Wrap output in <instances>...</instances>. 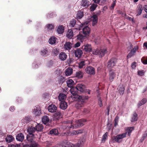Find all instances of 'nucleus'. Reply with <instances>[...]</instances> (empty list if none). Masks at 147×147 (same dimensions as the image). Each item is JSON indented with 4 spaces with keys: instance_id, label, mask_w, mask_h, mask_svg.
<instances>
[{
    "instance_id": "f257e3e1",
    "label": "nucleus",
    "mask_w": 147,
    "mask_h": 147,
    "mask_svg": "<svg viewBox=\"0 0 147 147\" xmlns=\"http://www.w3.org/2000/svg\"><path fill=\"white\" fill-rule=\"evenodd\" d=\"M86 88L85 85L80 84H78L75 88H71L70 90L72 94L71 96V97L74 100L77 101L78 102V103L76 105V107L78 109L83 107L86 100L88 99L89 97L87 96L79 95L77 94V91L90 94V90Z\"/></svg>"
},
{
    "instance_id": "f03ea898",
    "label": "nucleus",
    "mask_w": 147,
    "mask_h": 147,
    "mask_svg": "<svg viewBox=\"0 0 147 147\" xmlns=\"http://www.w3.org/2000/svg\"><path fill=\"white\" fill-rule=\"evenodd\" d=\"M86 121V120L85 119H81L78 120L77 122L76 125L72 124L71 121L70 123L69 124L70 125H67L68 124L66 125L65 126L66 127L65 129H69L72 128L74 129L75 127H80L84 125V123Z\"/></svg>"
},
{
    "instance_id": "7ed1b4c3",
    "label": "nucleus",
    "mask_w": 147,
    "mask_h": 147,
    "mask_svg": "<svg viewBox=\"0 0 147 147\" xmlns=\"http://www.w3.org/2000/svg\"><path fill=\"white\" fill-rule=\"evenodd\" d=\"M92 53L94 55H98L99 57H103L107 53L108 51L106 48H103L99 49H96L92 51Z\"/></svg>"
},
{
    "instance_id": "20e7f679",
    "label": "nucleus",
    "mask_w": 147,
    "mask_h": 147,
    "mask_svg": "<svg viewBox=\"0 0 147 147\" xmlns=\"http://www.w3.org/2000/svg\"><path fill=\"white\" fill-rule=\"evenodd\" d=\"M26 139L28 143L36 147H38V144L35 141L34 135L31 136L28 135L27 136Z\"/></svg>"
},
{
    "instance_id": "39448f33",
    "label": "nucleus",
    "mask_w": 147,
    "mask_h": 147,
    "mask_svg": "<svg viewBox=\"0 0 147 147\" xmlns=\"http://www.w3.org/2000/svg\"><path fill=\"white\" fill-rule=\"evenodd\" d=\"M117 62V60L116 58H112L108 61L107 67L109 69H111L116 65Z\"/></svg>"
},
{
    "instance_id": "423d86ee",
    "label": "nucleus",
    "mask_w": 147,
    "mask_h": 147,
    "mask_svg": "<svg viewBox=\"0 0 147 147\" xmlns=\"http://www.w3.org/2000/svg\"><path fill=\"white\" fill-rule=\"evenodd\" d=\"M127 134V132H125L121 134L118 135L116 136H113L112 137V140H114L116 142L120 143L119 140L125 137Z\"/></svg>"
},
{
    "instance_id": "0eeeda50",
    "label": "nucleus",
    "mask_w": 147,
    "mask_h": 147,
    "mask_svg": "<svg viewBox=\"0 0 147 147\" xmlns=\"http://www.w3.org/2000/svg\"><path fill=\"white\" fill-rule=\"evenodd\" d=\"M82 133V131L81 130L73 131L72 132H67L62 133L61 134V135L62 136H72L74 135H76V134H81Z\"/></svg>"
},
{
    "instance_id": "6e6552de",
    "label": "nucleus",
    "mask_w": 147,
    "mask_h": 147,
    "mask_svg": "<svg viewBox=\"0 0 147 147\" xmlns=\"http://www.w3.org/2000/svg\"><path fill=\"white\" fill-rule=\"evenodd\" d=\"M86 72L90 75H94L95 74L94 68L91 66H87L85 69Z\"/></svg>"
},
{
    "instance_id": "1a4fd4ad",
    "label": "nucleus",
    "mask_w": 147,
    "mask_h": 147,
    "mask_svg": "<svg viewBox=\"0 0 147 147\" xmlns=\"http://www.w3.org/2000/svg\"><path fill=\"white\" fill-rule=\"evenodd\" d=\"M82 33L84 35L87 37L89 36L90 33V28L87 26H84L83 28Z\"/></svg>"
},
{
    "instance_id": "9d476101",
    "label": "nucleus",
    "mask_w": 147,
    "mask_h": 147,
    "mask_svg": "<svg viewBox=\"0 0 147 147\" xmlns=\"http://www.w3.org/2000/svg\"><path fill=\"white\" fill-rule=\"evenodd\" d=\"M82 49L87 52H90L92 51L91 45L88 44L84 45L82 47Z\"/></svg>"
},
{
    "instance_id": "9b49d317",
    "label": "nucleus",
    "mask_w": 147,
    "mask_h": 147,
    "mask_svg": "<svg viewBox=\"0 0 147 147\" xmlns=\"http://www.w3.org/2000/svg\"><path fill=\"white\" fill-rule=\"evenodd\" d=\"M28 132V135L30 136H33V135H35L34 134L35 132L36 131L35 130V127L33 126H29L27 129Z\"/></svg>"
},
{
    "instance_id": "f8f14e48",
    "label": "nucleus",
    "mask_w": 147,
    "mask_h": 147,
    "mask_svg": "<svg viewBox=\"0 0 147 147\" xmlns=\"http://www.w3.org/2000/svg\"><path fill=\"white\" fill-rule=\"evenodd\" d=\"M86 38L87 37L82 33V31L80 32L79 34L77 36V39L82 42H83V40L84 39Z\"/></svg>"
},
{
    "instance_id": "ddd939ff",
    "label": "nucleus",
    "mask_w": 147,
    "mask_h": 147,
    "mask_svg": "<svg viewBox=\"0 0 147 147\" xmlns=\"http://www.w3.org/2000/svg\"><path fill=\"white\" fill-rule=\"evenodd\" d=\"M75 56L76 57L78 58H80L81 57L83 54L82 51L79 48H78L75 51Z\"/></svg>"
},
{
    "instance_id": "4468645a",
    "label": "nucleus",
    "mask_w": 147,
    "mask_h": 147,
    "mask_svg": "<svg viewBox=\"0 0 147 147\" xmlns=\"http://www.w3.org/2000/svg\"><path fill=\"white\" fill-rule=\"evenodd\" d=\"M57 107L54 105L52 104L49 106L48 109L49 111L51 113L55 112L57 110Z\"/></svg>"
},
{
    "instance_id": "2eb2a0df",
    "label": "nucleus",
    "mask_w": 147,
    "mask_h": 147,
    "mask_svg": "<svg viewBox=\"0 0 147 147\" xmlns=\"http://www.w3.org/2000/svg\"><path fill=\"white\" fill-rule=\"evenodd\" d=\"M67 55L64 52H62L60 53L59 55V59L61 61H64L67 58Z\"/></svg>"
},
{
    "instance_id": "dca6fc26",
    "label": "nucleus",
    "mask_w": 147,
    "mask_h": 147,
    "mask_svg": "<svg viewBox=\"0 0 147 147\" xmlns=\"http://www.w3.org/2000/svg\"><path fill=\"white\" fill-rule=\"evenodd\" d=\"M138 119V115L136 111H134L131 117V121L134 122L137 121Z\"/></svg>"
},
{
    "instance_id": "f3484780",
    "label": "nucleus",
    "mask_w": 147,
    "mask_h": 147,
    "mask_svg": "<svg viewBox=\"0 0 147 147\" xmlns=\"http://www.w3.org/2000/svg\"><path fill=\"white\" fill-rule=\"evenodd\" d=\"M143 9V6L142 5L140 4L138 5L136 9V16L140 15L141 14Z\"/></svg>"
},
{
    "instance_id": "a211bd4d",
    "label": "nucleus",
    "mask_w": 147,
    "mask_h": 147,
    "mask_svg": "<svg viewBox=\"0 0 147 147\" xmlns=\"http://www.w3.org/2000/svg\"><path fill=\"white\" fill-rule=\"evenodd\" d=\"M116 73L114 72L111 71L109 73V80L111 82L113 81L114 78L116 77Z\"/></svg>"
},
{
    "instance_id": "6ab92c4d",
    "label": "nucleus",
    "mask_w": 147,
    "mask_h": 147,
    "mask_svg": "<svg viewBox=\"0 0 147 147\" xmlns=\"http://www.w3.org/2000/svg\"><path fill=\"white\" fill-rule=\"evenodd\" d=\"M67 106V103L65 101H61L60 104V108L63 110L66 109Z\"/></svg>"
},
{
    "instance_id": "aec40b11",
    "label": "nucleus",
    "mask_w": 147,
    "mask_h": 147,
    "mask_svg": "<svg viewBox=\"0 0 147 147\" xmlns=\"http://www.w3.org/2000/svg\"><path fill=\"white\" fill-rule=\"evenodd\" d=\"M49 134L52 136H57L59 134L58 131L56 128L52 129L50 131Z\"/></svg>"
},
{
    "instance_id": "412c9836",
    "label": "nucleus",
    "mask_w": 147,
    "mask_h": 147,
    "mask_svg": "<svg viewBox=\"0 0 147 147\" xmlns=\"http://www.w3.org/2000/svg\"><path fill=\"white\" fill-rule=\"evenodd\" d=\"M24 138V135L22 133L18 134L16 136V140L19 141H22Z\"/></svg>"
},
{
    "instance_id": "4be33fe9",
    "label": "nucleus",
    "mask_w": 147,
    "mask_h": 147,
    "mask_svg": "<svg viewBox=\"0 0 147 147\" xmlns=\"http://www.w3.org/2000/svg\"><path fill=\"white\" fill-rule=\"evenodd\" d=\"M55 112V113L54 115L57 119H59L62 116V113L58 110H57Z\"/></svg>"
},
{
    "instance_id": "5701e85b",
    "label": "nucleus",
    "mask_w": 147,
    "mask_h": 147,
    "mask_svg": "<svg viewBox=\"0 0 147 147\" xmlns=\"http://www.w3.org/2000/svg\"><path fill=\"white\" fill-rule=\"evenodd\" d=\"M64 29L63 26L60 25L57 28V32L59 34H62L64 32Z\"/></svg>"
},
{
    "instance_id": "b1692460",
    "label": "nucleus",
    "mask_w": 147,
    "mask_h": 147,
    "mask_svg": "<svg viewBox=\"0 0 147 147\" xmlns=\"http://www.w3.org/2000/svg\"><path fill=\"white\" fill-rule=\"evenodd\" d=\"M73 73V69L70 67H68L65 71V74L66 76H69L71 75Z\"/></svg>"
},
{
    "instance_id": "393cba45",
    "label": "nucleus",
    "mask_w": 147,
    "mask_h": 147,
    "mask_svg": "<svg viewBox=\"0 0 147 147\" xmlns=\"http://www.w3.org/2000/svg\"><path fill=\"white\" fill-rule=\"evenodd\" d=\"M41 55L43 56L46 57L48 55V52L47 48H43L41 50Z\"/></svg>"
},
{
    "instance_id": "a878e982",
    "label": "nucleus",
    "mask_w": 147,
    "mask_h": 147,
    "mask_svg": "<svg viewBox=\"0 0 147 147\" xmlns=\"http://www.w3.org/2000/svg\"><path fill=\"white\" fill-rule=\"evenodd\" d=\"M35 128L36 131H41L43 129V126L41 124H37V125H36Z\"/></svg>"
},
{
    "instance_id": "bb28decb",
    "label": "nucleus",
    "mask_w": 147,
    "mask_h": 147,
    "mask_svg": "<svg viewBox=\"0 0 147 147\" xmlns=\"http://www.w3.org/2000/svg\"><path fill=\"white\" fill-rule=\"evenodd\" d=\"M82 6L86 8L90 5V2L87 0H82L81 3Z\"/></svg>"
},
{
    "instance_id": "cd10ccee",
    "label": "nucleus",
    "mask_w": 147,
    "mask_h": 147,
    "mask_svg": "<svg viewBox=\"0 0 147 147\" xmlns=\"http://www.w3.org/2000/svg\"><path fill=\"white\" fill-rule=\"evenodd\" d=\"M66 83L67 86L69 88H72L74 84V82L71 79L67 80Z\"/></svg>"
},
{
    "instance_id": "c85d7f7f",
    "label": "nucleus",
    "mask_w": 147,
    "mask_h": 147,
    "mask_svg": "<svg viewBox=\"0 0 147 147\" xmlns=\"http://www.w3.org/2000/svg\"><path fill=\"white\" fill-rule=\"evenodd\" d=\"M72 45L70 42H66L64 45V48L66 50H70L72 47Z\"/></svg>"
},
{
    "instance_id": "c756f323",
    "label": "nucleus",
    "mask_w": 147,
    "mask_h": 147,
    "mask_svg": "<svg viewBox=\"0 0 147 147\" xmlns=\"http://www.w3.org/2000/svg\"><path fill=\"white\" fill-rule=\"evenodd\" d=\"M42 121L43 123L47 125L49 121V118L47 116H44L42 118Z\"/></svg>"
},
{
    "instance_id": "7c9ffc66",
    "label": "nucleus",
    "mask_w": 147,
    "mask_h": 147,
    "mask_svg": "<svg viewBox=\"0 0 147 147\" xmlns=\"http://www.w3.org/2000/svg\"><path fill=\"white\" fill-rule=\"evenodd\" d=\"M92 25L93 26L95 25L97 23L98 20V18L96 15L93 16L92 17Z\"/></svg>"
},
{
    "instance_id": "2f4dec72",
    "label": "nucleus",
    "mask_w": 147,
    "mask_h": 147,
    "mask_svg": "<svg viewBox=\"0 0 147 147\" xmlns=\"http://www.w3.org/2000/svg\"><path fill=\"white\" fill-rule=\"evenodd\" d=\"M57 40V38L55 36H52L51 37L49 40V43L51 45H53L55 44Z\"/></svg>"
},
{
    "instance_id": "473e14b6",
    "label": "nucleus",
    "mask_w": 147,
    "mask_h": 147,
    "mask_svg": "<svg viewBox=\"0 0 147 147\" xmlns=\"http://www.w3.org/2000/svg\"><path fill=\"white\" fill-rule=\"evenodd\" d=\"M74 36V33L73 31L71 30H69L67 34V37L69 38H72Z\"/></svg>"
},
{
    "instance_id": "72a5a7b5",
    "label": "nucleus",
    "mask_w": 147,
    "mask_h": 147,
    "mask_svg": "<svg viewBox=\"0 0 147 147\" xmlns=\"http://www.w3.org/2000/svg\"><path fill=\"white\" fill-rule=\"evenodd\" d=\"M125 88L123 86H119L118 87V91L120 95H123L124 92Z\"/></svg>"
},
{
    "instance_id": "f704fd0d",
    "label": "nucleus",
    "mask_w": 147,
    "mask_h": 147,
    "mask_svg": "<svg viewBox=\"0 0 147 147\" xmlns=\"http://www.w3.org/2000/svg\"><path fill=\"white\" fill-rule=\"evenodd\" d=\"M84 16L83 11H78L77 14L76 18L77 19H81Z\"/></svg>"
},
{
    "instance_id": "c9c22d12",
    "label": "nucleus",
    "mask_w": 147,
    "mask_h": 147,
    "mask_svg": "<svg viewBox=\"0 0 147 147\" xmlns=\"http://www.w3.org/2000/svg\"><path fill=\"white\" fill-rule=\"evenodd\" d=\"M83 24H81L79 25L76 23L73 28L76 29L80 30L83 28Z\"/></svg>"
},
{
    "instance_id": "e433bc0d",
    "label": "nucleus",
    "mask_w": 147,
    "mask_h": 147,
    "mask_svg": "<svg viewBox=\"0 0 147 147\" xmlns=\"http://www.w3.org/2000/svg\"><path fill=\"white\" fill-rule=\"evenodd\" d=\"M147 102V99L145 98H144L142 100L140 101L138 104V107H140V106H142V105L145 104Z\"/></svg>"
},
{
    "instance_id": "4c0bfd02",
    "label": "nucleus",
    "mask_w": 147,
    "mask_h": 147,
    "mask_svg": "<svg viewBox=\"0 0 147 147\" xmlns=\"http://www.w3.org/2000/svg\"><path fill=\"white\" fill-rule=\"evenodd\" d=\"M134 127H127L126 129L127 132H126L127 133L129 136H130L131 134V133L132 132V131L134 129Z\"/></svg>"
},
{
    "instance_id": "58836bf2",
    "label": "nucleus",
    "mask_w": 147,
    "mask_h": 147,
    "mask_svg": "<svg viewBox=\"0 0 147 147\" xmlns=\"http://www.w3.org/2000/svg\"><path fill=\"white\" fill-rule=\"evenodd\" d=\"M66 96L63 94L61 93L59 94L58 96V98L59 101L61 102L62 101V100H63L65 98Z\"/></svg>"
},
{
    "instance_id": "ea45409f",
    "label": "nucleus",
    "mask_w": 147,
    "mask_h": 147,
    "mask_svg": "<svg viewBox=\"0 0 147 147\" xmlns=\"http://www.w3.org/2000/svg\"><path fill=\"white\" fill-rule=\"evenodd\" d=\"M33 113L36 116H39L41 114L40 111L37 109H34Z\"/></svg>"
},
{
    "instance_id": "a19ab883",
    "label": "nucleus",
    "mask_w": 147,
    "mask_h": 147,
    "mask_svg": "<svg viewBox=\"0 0 147 147\" xmlns=\"http://www.w3.org/2000/svg\"><path fill=\"white\" fill-rule=\"evenodd\" d=\"M46 26L47 30L48 31L51 30L54 28V26L52 24H48Z\"/></svg>"
},
{
    "instance_id": "79ce46f5",
    "label": "nucleus",
    "mask_w": 147,
    "mask_h": 147,
    "mask_svg": "<svg viewBox=\"0 0 147 147\" xmlns=\"http://www.w3.org/2000/svg\"><path fill=\"white\" fill-rule=\"evenodd\" d=\"M96 4L93 3L92 4L90 7V9L91 11H93L96 8L97 6Z\"/></svg>"
},
{
    "instance_id": "37998d69",
    "label": "nucleus",
    "mask_w": 147,
    "mask_h": 147,
    "mask_svg": "<svg viewBox=\"0 0 147 147\" xmlns=\"http://www.w3.org/2000/svg\"><path fill=\"white\" fill-rule=\"evenodd\" d=\"M13 140V137L11 136H9L5 139L6 141L8 142H12Z\"/></svg>"
},
{
    "instance_id": "c03bdc74",
    "label": "nucleus",
    "mask_w": 147,
    "mask_h": 147,
    "mask_svg": "<svg viewBox=\"0 0 147 147\" xmlns=\"http://www.w3.org/2000/svg\"><path fill=\"white\" fill-rule=\"evenodd\" d=\"M32 120L31 117L30 116L28 115L26 116L24 119V121L26 122H29Z\"/></svg>"
},
{
    "instance_id": "a18cd8bd",
    "label": "nucleus",
    "mask_w": 147,
    "mask_h": 147,
    "mask_svg": "<svg viewBox=\"0 0 147 147\" xmlns=\"http://www.w3.org/2000/svg\"><path fill=\"white\" fill-rule=\"evenodd\" d=\"M76 76L78 78H81L83 77V75L82 72L79 71L76 73Z\"/></svg>"
},
{
    "instance_id": "49530a36",
    "label": "nucleus",
    "mask_w": 147,
    "mask_h": 147,
    "mask_svg": "<svg viewBox=\"0 0 147 147\" xmlns=\"http://www.w3.org/2000/svg\"><path fill=\"white\" fill-rule=\"evenodd\" d=\"M117 2L116 0H113V2L111 5V7H110V9H113L114 7L115 6L116 3Z\"/></svg>"
},
{
    "instance_id": "de8ad7c7",
    "label": "nucleus",
    "mask_w": 147,
    "mask_h": 147,
    "mask_svg": "<svg viewBox=\"0 0 147 147\" xmlns=\"http://www.w3.org/2000/svg\"><path fill=\"white\" fill-rule=\"evenodd\" d=\"M70 144V143L67 141H65L62 144L63 146L64 147H69V146Z\"/></svg>"
},
{
    "instance_id": "09e8293b",
    "label": "nucleus",
    "mask_w": 147,
    "mask_h": 147,
    "mask_svg": "<svg viewBox=\"0 0 147 147\" xmlns=\"http://www.w3.org/2000/svg\"><path fill=\"white\" fill-rule=\"evenodd\" d=\"M76 23V20H75L73 19L70 21L69 24V26H70L72 28L74 27Z\"/></svg>"
},
{
    "instance_id": "8fccbe9b",
    "label": "nucleus",
    "mask_w": 147,
    "mask_h": 147,
    "mask_svg": "<svg viewBox=\"0 0 147 147\" xmlns=\"http://www.w3.org/2000/svg\"><path fill=\"white\" fill-rule=\"evenodd\" d=\"M108 133L106 132L102 136V141H105V140L107 139V135H108Z\"/></svg>"
},
{
    "instance_id": "3c124183",
    "label": "nucleus",
    "mask_w": 147,
    "mask_h": 147,
    "mask_svg": "<svg viewBox=\"0 0 147 147\" xmlns=\"http://www.w3.org/2000/svg\"><path fill=\"white\" fill-rule=\"evenodd\" d=\"M141 61L144 64H147V58L142 57L141 59Z\"/></svg>"
},
{
    "instance_id": "603ef678",
    "label": "nucleus",
    "mask_w": 147,
    "mask_h": 147,
    "mask_svg": "<svg viewBox=\"0 0 147 147\" xmlns=\"http://www.w3.org/2000/svg\"><path fill=\"white\" fill-rule=\"evenodd\" d=\"M85 65V61H81L79 64V67L80 68H82Z\"/></svg>"
},
{
    "instance_id": "864d4df0",
    "label": "nucleus",
    "mask_w": 147,
    "mask_h": 147,
    "mask_svg": "<svg viewBox=\"0 0 147 147\" xmlns=\"http://www.w3.org/2000/svg\"><path fill=\"white\" fill-rule=\"evenodd\" d=\"M134 55V54L133 53L132 51H131L129 53L127 56V59L129 58L132 57Z\"/></svg>"
},
{
    "instance_id": "5fc2aeb1",
    "label": "nucleus",
    "mask_w": 147,
    "mask_h": 147,
    "mask_svg": "<svg viewBox=\"0 0 147 147\" xmlns=\"http://www.w3.org/2000/svg\"><path fill=\"white\" fill-rule=\"evenodd\" d=\"M144 72L143 70H139L138 71V75L140 76H142L144 75Z\"/></svg>"
},
{
    "instance_id": "6e6d98bb",
    "label": "nucleus",
    "mask_w": 147,
    "mask_h": 147,
    "mask_svg": "<svg viewBox=\"0 0 147 147\" xmlns=\"http://www.w3.org/2000/svg\"><path fill=\"white\" fill-rule=\"evenodd\" d=\"M98 104L100 107H102L103 104L101 98H100L98 99Z\"/></svg>"
},
{
    "instance_id": "4d7b16f0",
    "label": "nucleus",
    "mask_w": 147,
    "mask_h": 147,
    "mask_svg": "<svg viewBox=\"0 0 147 147\" xmlns=\"http://www.w3.org/2000/svg\"><path fill=\"white\" fill-rule=\"evenodd\" d=\"M20 145L18 144H10L9 145L8 147H20Z\"/></svg>"
},
{
    "instance_id": "13d9d810",
    "label": "nucleus",
    "mask_w": 147,
    "mask_h": 147,
    "mask_svg": "<svg viewBox=\"0 0 147 147\" xmlns=\"http://www.w3.org/2000/svg\"><path fill=\"white\" fill-rule=\"evenodd\" d=\"M136 63L135 62H133L132 64L131 65V67H132V68L133 69H135L136 66Z\"/></svg>"
},
{
    "instance_id": "bf43d9fd",
    "label": "nucleus",
    "mask_w": 147,
    "mask_h": 147,
    "mask_svg": "<svg viewBox=\"0 0 147 147\" xmlns=\"http://www.w3.org/2000/svg\"><path fill=\"white\" fill-rule=\"evenodd\" d=\"M138 48L136 47H134V48L131 51H132L133 53L134 54L136 52L137 50L138 49Z\"/></svg>"
},
{
    "instance_id": "052dcab7",
    "label": "nucleus",
    "mask_w": 147,
    "mask_h": 147,
    "mask_svg": "<svg viewBox=\"0 0 147 147\" xmlns=\"http://www.w3.org/2000/svg\"><path fill=\"white\" fill-rule=\"evenodd\" d=\"M101 13V11L100 10H99L96 12L95 14L94 15H96L97 17H98L99 16Z\"/></svg>"
},
{
    "instance_id": "680f3d73",
    "label": "nucleus",
    "mask_w": 147,
    "mask_h": 147,
    "mask_svg": "<svg viewBox=\"0 0 147 147\" xmlns=\"http://www.w3.org/2000/svg\"><path fill=\"white\" fill-rule=\"evenodd\" d=\"M80 45V43L79 42H78L76 43L74 45V47H79Z\"/></svg>"
},
{
    "instance_id": "e2e57ef3",
    "label": "nucleus",
    "mask_w": 147,
    "mask_h": 147,
    "mask_svg": "<svg viewBox=\"0 0 147 147\" xmlns=\"http://www.w3.org/2000/svg\"><path fill=\"white\" fill-rule=\"evenodd\" d=\"M53 52L54 54L55 55H57L58 53V51L57 50V49H54L53 50Z\"/></svg>"
},
{
    "instance_id": "0e129e2a",
    "label": "nucleus",
    "mask_w": 147,
    "mask_h": 147,
    "mask_svg": "<svg viewBox=\"0 0 147 147\" xmlns=\"http://www.w3.org/2000/svg\"><path fill=\"white\" fill-rule=\"evenodd\" d=\"M9 110L11 112H13L15 110V108L14 107H11L9 109Z\"/></svg>"
},
{
    "instance_id": "69168bd1",
    "label": "nucleus",
    "mask_w": 147,
    "mask_h": 147,
    "mask_svg": "<svg viewBox=\"0 0 147 147\" xmlns=\"http://www.w3.org/2000/svg\"><path fill=\"white\" fill-rule=\"evenodd\" d=\"M119 119V117L117 116L115 117L114 120L115 122H118Z\"/></svg>"
},
{
    "instance_id": "338daca9",
    "label": "nucleus",
    "mask_w": 147,
    "mask_h": 147,
    "mask_svg": "<svg viewBox=\"0 0 147 147\" xmlns=\"http://www.w3.org/2000/svg\"><path fill=\"white\" fill-rule=\"evenodd\" d=\"M47 144V146L48 147H49L50 146H51L52 145V143L51 142H47L46 143Z\"/></svg>"
},
{
    "instance_id": "774afa93",
    "label": "nucleus",
    "mask_w": 147,
    "mask_h": 147,
    "mask_svg": "<svg viewBox=\"0 0 147 147\" xmlns=\"http://www.w3.org/2000/svg\"><path fill=\"white\" fill-rule=\"evenodd\" d=\"M144 11L147 13V5H144Z\"/></svg>"
}]
</instances>
